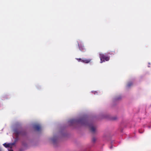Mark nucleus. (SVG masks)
I'll return each instance as SVG.
<instances>
[{
  "mask_svg": "<svg viewBox=\"0 0 151 151\" xmlns=\"http://www.w3.org/2000/svg\"><path fill=\"white\" fill-rule=\"evenodd\" d=\"M34 127L35 130L38 131L40 130L41 128L40 126L39 125H35L34 126Z\"/></svg>",
  "mask_w": 151,
  "mask_h": 151,
  "instance_id": "nucleus-3",
  "label": "nucleus"
},
{
  "mask_svg": "<svg viewBox=\"0 0 151 151\" xmlns=\"http://www.w3.org/2000/svg\"><path fill=\"white\" fill-rule=\"evenodd\" d=\"M3 145L6 148L7 147H10L11 146H10V145H9V144H6V143H5L3 144Z\"/></svg>",
  "mask_w": 151,
  "mask_h": 151,
  "instance_id": "nucleus-7",
  "label": "nucleus"
},
{
  "mask_svg": "<svg viewBox=\"0 0 151 151\" xmlns=\"http://www.w3.org/2000/svg\"><path fill=\"white\" fill-rule=\"evenodd\" d=\"M9 151H13V150H9Z\"/></svg>",
  "mask_w": 151,
  "mask_h": 151,
  "instance_id": "nucleus-16",
  "label": "nucleus"
},
{
  "mask_svg": "<svg viewBox=\"0 0 151 151\" xmlns=\"http://www.w3.org/2000/svg\"><path fill=\"white\" fill-rule=\"evenodd\" d=\"M15 143L16 142H15L12 143H9V145H10V146H11L10 147V148H12L13 146L14 145H15Z\"/></svg>",
  "mask_w": 151,
  "mask_h": 151,
  "instance_id": "nucleus-9",
  "label": "nucleus"
},
{
  "mask_svg": "<svg viewBox=\"0 0 151 151\" xmlns=\"http://www.w3.org/2000/svg\"><path fill=\"white\" fill-rule=\"evenodd\" d=\"M99 55L101 63L104 62L105 61H108L109 60V57L106 54L100 53Z\"/></svg>",
  "mask_w": 151,
  "mask_h": 151,
  "instance_id": "nucleus-2",
  "label": "nucleus"
},
{
  "mask_svg": "<svg viewBox=\"0 0 151 151\" xmlns=\"http://www.w3.org/2000/svg\"><path fill=\"white\" fill-rule=\"evenodd\" d=\"M96 140V139L95 138V137L93 138L92 139V141L93 143H94L95 142Z\"/></svg>",
  "mask_w": 151,
  "mask_h": 151,
  "instance_id": "nucleus-10",
  "label": "nucleus"
},
{
  "mask_svg": "<svg viewBox=\"0 0 151 151\" xmlns=\"http://www.w3.org/2000/svg\"><path fill=\"white\" fill-rule=\"evenodd\" d=\"M71 122H77L82 125L88 126L90 128V130L92 132L94 133L95 132L96 129V127L93 126L92 124H90L88 121L86 119H80L77 121L74 119L70 120Z\"/></svg>",
  "mask_w": 151,
  "mask_h": 151,
  "instance_id": "nucleus-1",
  "label": "nucleus"
},
{
  "mask_svg": "<svg viewBox=\"0 0 151 151\" xmlns=\"http://www.w3.org/2000/svg\"><path fill=\"white\" fill-rule=\"evenodd\" d=\"M76 59L78 60V62H80L81 59V58H76Z\"/></svg>",
  "mask_w": 151,
  "mask_h": 151,
  "instance_id": "nucleus-12",
  "label": "nucleus"
},
{
  "mask_svg": "<svg viewBox=\"0 0 151 151\" xmlns=\"http://www.w3.org/2000/svg\"><path fill=\"white\" fill-rule=\"evenodd\" d=\"M110 148H112V147H110Z\"/></svg>",
  "mask_w": 151,
  "mask_h": 151,
  "instance_id": "nucleus-17",
  "label": "nucleus"
},
{
  "mask_svg": "<svg viewBox=\"0 0 151 151\" xmlns=\"http://www.w3.org/2000/svg\"><path fill=\"white\" fill-rule=\"evenodd\" d=\"M91 59H87L85 58H83V63H88L90 62L91 61Z\"/></svg>",
  "mask_w": 151,
  "mask_h": 151,
  "instance_id": "nucleus-6",
  "label": "nucleus"
},
{
  "mask_svg": "<svg viewBox=\"0 0 151 151\" xmlns=\"http://www.w3.org/2000/svg\"><path fill=\"white\" fill-rule=\"evenodd\" d=\"M116 119V118H114L113 119L114 120H115Z\"/></svg>",
  "mask_w": 151,
  "mask_h": 151,
  "instance_id": "nucleus-14",
  "label": "nucleus"
},
{
  "mask_svg": "<svg viewBox=\"0 0 151 151\" xmlns=\"http://www.w3.org/2000/svg\"><path fill=\"white\" fill-rule=\"evenodd\" d=\"M14 131L17 137L18 135L21 134V132L17 129H15L14 130Z\"/></svg>",
  "mask_w": 151,
  "mask_h": 151,
  "instance_id": "nucleus-4",
  "label": "nucleus"
},
{
  "mask_svg": "<svg viewBox=\"0 0 151 151\" xmlns=\"http://www.w3.org/2000/svg\"><path fill=\"white\" fill-rule=\"evenodd\" d=\"M139 132L140 133H142V132H141L139 130Z\"/></svg>",
  "mask_w": 151,
  "mask_h": 151,
  "instance_id": "nucleus-15",
  "label": "nucleus"
},
{
  "mask_svg": "<svg viewBox=\"0 0 151 151\" xmlns=\"http://www.w3.org/2000/svg\"><path fill=\"white\" fill-rule=\"evenodd\" d=\"M52 141L53 142V143H55V142L56 141V139H55V138H53L52 139Z\"/></svg>",
  "mask_w": 151,
  "mask_h": 151,
  "instance_id": "nucleus-11",
  "label": "nucleus"
},
{
  "mask_svg": "<svg viewBox=\"0 0 151 151\" xmlns=\"http://www.w3.org/2000/svg\"><path fill=\"white\" fill-rule=\"evenodd\" d=\"M133 84L131 82H129L127 85V87H129L130 86H132Z\"/></svg>",
  "mask_w": 151,
  "mask_h": 151,
  "instance_id": "nucleus-8",
  "label": "nucleus"
},
{
  "mask_svg": "<svg viewBox=\"0 0 151 151\" xmlns=\"http://www.w3.org/2000/svg\"><path fill=\"white\" fill-rule=\"evenodd\" d=\"M78 45L79 48L80 50L81 51H84L85 50V48L83 45H79L78 44Z\"/></svg>",
  "mask_w": 151,
  "mask_h": 151,
  "instance_id": "nucleus-5",
  "label": "nucleus"
},
{
  "mask_svg": "<svg viewBox=\"0 0 151 151\" xmlns=\"http://www.w3.org/2000/svg\"><path fill=\"white\" fill-rule=\"evenodd\" d=\"M80 62L83 63V59H81Z\"/></svg>",
  "mask_w": 151,
  "mask_h": 151,
  "instance_id": "nucleus-13",
  "label": "nucleus"
}]
</instances>
